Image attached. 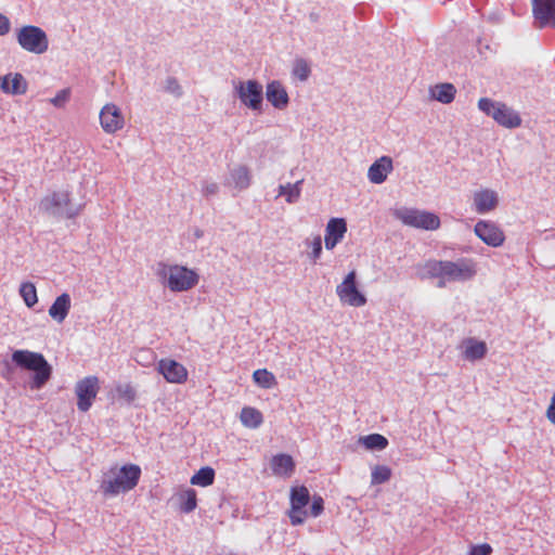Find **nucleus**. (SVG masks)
<instances>
[{"label": "nucleus", "mask_w": 555, "mask_h": 555, "mask_svg": "<svg viewBox=\"0 0 555 555\" xmlns=\"http://www.w3.org/2000/svg\"><path fill=\"white\" fill-rule=\"evenodd\" d=\"M422 268L423 278L438 279L439 287H444L447 282L470 280L476 274L475 262L466 258L456 261L430 259Z\"/></svg>", "instance_id": "1"}, {"label": "nucleus", "mask_w": 555, "mask_h": 555, "mask_svg": "<svg viewBox=\"0 0 555 555\" xmlns=\"http://www.w3.org/2000/svg\"><path fill=\"white\" fill-rule=\"evenodd\" d=\"M141 473L140 466L132 463L111 467L103 474L100 489L108 496L129 492L138 486Z\"/></svg>", "instance_id": "2"}, {"label": "nucleus", "mask_w": 555, "mask_h": 555, "mask_svg": "<svg viewBox=\"0 0 555 555\" xmlns=\"http://www.w3.org/2000/svg\"><path fill=\"white\" fill-rule=\"evenodd\" d=\"M13 363L25 371L34 372L29 380V388L31 390L41 389L52 375V367L39 352H34L27 349L15 350L12 353Z\"/></svg>", "instance_id": "3"}, {"label": "nucleus", "mask_w": 555, "mask_h": 555, "mask_svg": "<svg viewBox=\"0 0 555 555\" xmlns=\"http://www.w3.org/2000/svg\"><path fill=\"white\" fill-rule=\"evenodd\" d=\"M159 281L173 293L188 292L199 282V275L184 266L158 262L155 271Z\"/></svg>", "instance_id": "4"}, {"label": "nucleus", "mask_w": 555, "mask_h": 555, "mask_svg": "<svg viewBox=\"0 0 555 555\" xmlns=\"http://www.w3.org/2000/svg\"><path fill=\"white\" fill-rule=\"evenodd\" d=\"M478 107L505 128H517L521 124V118L518 113L504 103L494 102L488 98H481L478 101Z\"/></svg>", "instance_id": "5"}, {"label": "nucleus", "mask_w": 555, "mask_h": 555, "mask_svg": "<svg viewBox=\"0 0 555 555\" xmlns=\"http://www.w3.org/2000/svg\"><path fill=\"white\" fill-rule=\"evenodd\" d=\"M18 44L27 52L42 54L49 48V40L46 33L37 26L27 25L16 31Z\"/></svg>", "instance_id": "6"}, {"label": "nucleus", "mask_w": 555, "mask_h": 555, "mask_svg": "<svg viewBox=\"0 0 555 555\" xmlns=\"http://www.w3.org/2000/svg\"><path fill=\"white\" fill-rule=\"evenodd\" d=\"M310 499V492L306 486H294L291 488L287 516L293 526L302 525L308 518L307 505Z\"/></svg>", "instance_id": "7"}, {"label": "nucleus", "mask_w": 555, "mask_h": 555, "mask_svg": "<svg viewBox=\"0 0 555 555\" xmlns=\"http://www.w3.org/2000/svg\"><path fill=\"white\" fill-rule=\"evenodd\" d=\"M100 391V379L96 376H86L75 385L76 404L80 412H88Z\"/></svg>", "instance_id": "8"}, {"label": "nucleus", "mask_w": 555, "mask_h": 555, "mask_svg": "<svg viewBox=\"0 0 555 555\" xmlns=\"http://www.w3.org/2000/svg\"><path fill=\"white\" fill-rule=\"evenodd\" d=\"M397 217L406 225L423 229L437 230L440 219L437 215L417 209H403L397 212Z\"/></svg>", "instance_id": "9"}, {"label": "nucleus", "mask_w": 555, "mask_h": 555, "mask_svg": "<svg viewBox=\"0 0 555 555\" xmlns=\"http://www.w3.org/2000/svg\"><path fill=\"white\" fill-rule=\"evenodd\" d=\"M357 273L354 270L350 271L344 281L337 285L336 294L343 304L351 307H362L366 304L365 296L358 289Z\"/></svg>", "instance_id": "10"}, {"label": "nucleus", "mask_w": 555, "mask_h": 555, "mask_svg": "<svg viewBox=\"0 0 555 555\" xmlns=\"http://www.w3.org/2000/svg\"><path fill=\"white\" fill-rule=\"evenodd\" d=\"M241 102L253 111H260L262 105V86L256 80L240 81L235 87Z\"/></svg>", "instance_id": "11"}, {"label": "nucleus", "mask_w": 555, "mask_h": 555, "mask_svg": "<svg viewBox=\"0 0 555 555\" xmlns=\"http://www.w3.org/2000/svg\"><path fill=\"white\" fill-rule=\"evenodd\" d=\"M157 372L170 384H184L189 377L186 367L182 363L169 358L158 361Z\"/></svg>", "instance_id": "12"}, {"label": "nucleus", "mask_w": 555, "mask_h": 555, "mask_svg": "<svg viewBox=\"0 0 555 555\" xmlns=\"http://www.w3.org/2000/svg\"><path fill=\"white\" fill-rule=\"evenodd\" d=\"M532 12L539 28L555 27V0H532Z\"/></svg>", "instance_id": "13"}, {"label": "nucleus", "mask_w": 555, "mask_h": 555, "mask_svg": "<svg viewBox=\"0 0 555 555\" xmlns=\"http://www.w3.org/2000/svg\"><path fill=\"white\" fill-rule=\"evenodd\" d=\"M100 121L103 130L107 133H114L125 125L124 115L115 104H106L101 109Z\"/></svg>", "instance_id": "14"}, {"label": "nucleus", "mask_w": 555, "mask_h": 555, "mask_svg": "<svg viewBox=\"0 0 555 555\" xmlns=\"http://www.w3.org/2000/svg\"><path fill=\"white\" fill-rule=\"evenodd\" d=\"M474 231L475 234L487 245L498 247L504 243V233L494 223L479 221L476 223Z\"/></svg>", "instance_id": "15"}, {"label": "nucleus", "mask_w": 555, "mask_h": 555, "mask_svg": "<svg viewBox=\"0 0 555 555\" xmlns=\"http://www.w3.org/2000/svg\"><path fill=\"white\" fill-rule=\"evenodd\" d=\"M347 232V222L344 218H332L325 228V248L332 250L341 242Z\"/></svg>", "instance_id": "16"}, {"label": "nucleus", "mask_w": 555, "mask_h": 555, "mask_svg": "<svg viewBox=\"0 0 555 555\" xmlns=\"http://www.w3.org/2000/svg\"><path fill=\"white\" fill-rule=\"evenodd\" d=\"M28 83L20 73H10L0 77V89L7 94L22 95L26 93Z\"/></svg>", "instance_id": "17"}, {"label": "nucleus", "mask_w": 555, "mask_h": 555, "mask_svg": "<svg viewBox=\"0 0 555 555\" xmlns=\"http://www.w3.org/2000/svg\"><path fill=\"white\" fill-rule=\"evenodd\" d=\"M392 159L389 156H382L376 159L367 170V178L372 183H383L392 171Z\"/></svg>", "instance_id": "18"}, {"label": "nucleus", "mask_w": 555, "mask_h": 555, "mask_svg": "<svg viewBox=\"0 0 555 555\" xmlns=\"http://www.w3.org/2000/svg\"><path fill=\"white\" fill-rule=\"evenodd\" d=\"M267 100L278 109H284L289 102V98L284 86L276 80L267 85Z\"/></svg>", "instance_id": "19"}, {"label": "nucleus", "mask_w": 555, "mask_h": 555, "mask_svg": "<svg viewBox=\"0 0 555 555\" xmlns=\"http://www.w3.org/2000/svg\"><path fill=\"white\" fill-rule=\"evenodd\" d=\"M463 358L468 361L481 360L487 353V345L485 341L475 338H466L462 343Z\"/></svg>", "instance_id": "20"}, {"label": "nucleus", "mask_w": 555, "mask_h": 555, "mask_svg": "<svg viewBox=\"0 0 555 555\" xmlns=\"http://www.w3.org/2000/svg\"><path fill=\"white\" fill-rule=\"evenodd\" d=\"M474 204L478 214L493 210L498 205V195L492 190H481L474 194Z\"/></svg>", "instance_id": "21"}, {"label": "nucleus", "mask_w": 555, "mask_h": 555, "mask_svg": "<svg viewBox=\"0 0 555 555\" xmlns=\"http://www.w3.org/2000/svg\"><path fill=\"white\" fill-rule=\"evenodd\" d=\"M272 473L281 477H289L295 470V462L288 454H278L271 459Z\"/></svg>", "instance_id": "22"}, {"label": "nucleus", "mask_w": 555, "mask_h": 555, "mask_svg": "<svg viewBox=\"0 0 555 555\" xmlns=\"http://www.w3.org/2000/svg\"><path fill=\"white\" fill-rule=\"evenodd\" d=\"M177 500L180 511L185 514L193 512L197 506V494L192 488L181 490L177 494Z\"/></svg>", "instance_id": "23"}, {"label": "nucleus", "mask_w": 555, "mask_h": 555, "mask_svg": "<svg viewBox=\"0 0 555 555\" xmlns=\"http://www.w3.org/2000/svg\"><path fill=\"white\" fill-rule=\"evenodd\" d=\"M456 89L452 83L436 85L430 89L431 98L443 104L451 103L455 98Z\"/></svg>", "instance_id": "24"}, {"label": "nucleus", "mask_w": 555, "mask_h": 555, "mask_svg": "<svg viewBox=\"0 0 555 555\" xmlns=\"http://www.w3.org/2000/svg\"><path fill=\"white\" fill-rule=\"evenodd\" d=\"M240 420L245 427L255 429L262 424L263 416L256 408L244 406L241 411Z\"/></svg>", "instance_id": "25"}, {"label": "nucleus", "mask_w": 555, "mask_h": 555, "mask_svg": "<svg viewBox=\"0 0 555 555\" xmlns=\"http://www.w3.org/2000/svg\"><path fill=\"white\" fill-rule=\"evenodd\" d=\"M215 481V470L209 466L202 467L190 479L191 485L198 487L211 486Z\"/></svg>", "instance_id": "26"}, {"label": "nucleus", "mask_w": 555, "mask_h": 555, "mask_svg": "<svg viewBox=\"0 0 555 555\" xmlns=\"http://www.w3.org/2000/svg\"><path fill=\"white\" fill-rule=\"evenodd\" d=\"M68 203V195L66 193H53L41 202L42 208L48 212H55L62 206Z\"/></svg>", "instance_id": "27"}, {"label": "nucleus", "mask_w": 555, "mask_h": 555, "mask_svg": "<svg viewBox=\"0 0 555 555\" xmlns=\"http://www.w3.org/2000/svg\"><path fill=\"white\" fill-rule=\"evenodd\" d=\"M67 301H68V295L62 294L56 298V300L53 302V305L49 309L50 317L57 321L62 322L65 320L67 315Z\"/></svg>", "instance_id": "28"}, {"label": "nucleus", "mask_w": 555, "mask_h": 555, "mask_svg": "<svg viewBox=\"0 0 555 555\" xmlns=\"http://www.w3.org/2000/svg\"><path fill=\"white\" fill-rule=\"evenodd\" d=\"M367 450H384L388 446V440L380 434H370L359 439Z\"/></svg>", "instance_id": "29"}, {"label": "nucleus", "mask_w": 555, "mask_h": 555, "mask_svg": "<svg viewBox=\"0 0 555 555\" xmlns=\"http://www.w3.org/2000/svg\"><path fill=\"white\" fill-rule=\"evenodd\" d=\"M253 379L258 386L264 389H270L278 384L275 376L267 369L256 370L253 373Z\"/></svg>", "instance_id": "30"}, {"label": "nucleus", "mask_w": 555, "mask_h": 555, "mask_svg": "<svg viewBox=\"0 0 555 555\" xmlns=\"http://www.w3.org/2000/svg\"><path fill=\"white\" fill-rule=\"evenodd\" d=\"M235 188L240 190L247 189L250 184V173L246 166H238L231 173Z\"/></svg>", "instance_id": "31"}, {"label": "nucleus", "mask_w": 555, "mask_h": 555, "mask_svg": "<svg viewBox=\"0 0 555 555\" xmlns=\"http://www.w3.org/2000/svg\"><path fill=\"white\" fill-rule=\"evenodd\" d=\"M301 183L302 180H299L294 184L287 183L285 185H280L279 195L285 196L286 202L289 204L297 202L301 193Z\"/></svg>", "instance_id": "32"}, {"label": "nucleus", "mask_w": 555, "mask_h": 555, "mask_svg": "<svg viewBox=\"0 0 555 555\" xmlns=\"http://www.w3.org/2000/svg\"><path fill=\"white\" fill-rule=\"evenodd\" d=\"M20 294L25 305L29 308L35 306L38 301L36 287L30 282H25L21 284Z\"/></svg>", "instance_id": "33"}, {"label": "nucleus", "mask_w": 555, "mask_h": 555, "mask_svg": "<svg viewBox=\"0 0 555 555\" xmlns=\"http://www.w3.org/2000/svg\"><path fill=\"white\" fill-rule=\"evenodd\" d=\"M391 477V469L386 465H376L372 469L371 483L380 485L388 481Z\"/></svg>", "instance_id": "34"}, {"label": "nucleus", "mask_w": 555, "mask_h": 555, "mask_svg": "<svg viewBox=\"0 0 555 555\" xmlns=\"http://www.w3.org/2000/svg\"><path fill=\"white\" fill-rule=\"evenodd\" d=\"M310 72V67L305 60H296L293 68L294 76H296L299 80L304 81L309 77Z\"/></svg>", "instance_id": "35"}, {"label": "nucleus", "mask_w": 555, "mask_h": 555, "mask_svg": "<svg viewBox=\"0 0 555 555\" xmlns=\"http://www.w3.org/2000/svg\"><path fill=\"white\" fill-rule=\"evenodd\" d=\"M119 398L127 402H132L137 397L135 389L130 384L119 385L116 388Z\"/></svg>", "instance_id": "36"}, {"label": "nucleus", "mask_w": 555, "mask_h": 555, "mask_svg": "<svg viewBox=\"0 0 555 555\" xmlns=\"http://www.w3.org/2000/svg\"><path fill=\"white\" fill-rule=\"evenodd\" d=\"M324 511V500L321 495H313L310 506V515L319 517Z\"/></svg>", "instance_id": "37"}, {"label": "nucleus", "mask_w": 555, "mask_h": 555, "mask_svg": "<svg viewBox=\"0 0 555 555\" xmlns=\"http://www.w3.org/2000/svg\"><path fill=\"white\" fill-rule=\"evenodd\" d=\"M308 245L311 247V258L315 261L320 258L322 253V240L320 235H317L313 237V240L308 243Z\"/></svg>", "instance_id": "38"}, {"label": "nucleus", "mask_w": 555, "mask_h": 555, "mask_svg": "<svg viewBox=\"0 0 555 555\" xmlns=\"http://www.w3.org/2000/svg\"><path fill=\"white\" fill-rule=\"evenodd\" d=\"M492 546L488 543L473 545L469 550V555H491Z\"/></svg>", "instance_id": "39"}, {"label": "nucleus", "mask_w": 555, "mask_h": 555, "mask_svg": "<svg viewBox=\"0 0 555 555\" xmlns=\"http://www.w3.org/2000/svg\"><path fill=\"white\" fill-rule=\"evenodd\" d=\"M67 96H68V90L67 89H64L62 91H60L56 96L52 98L50 100V102L54 105V106H64L66 101H67Z\"/></svg>", "instance_id": "40"}, {"label": "nucleus", "mask_w": 555, "mask_h": 555, "mask_svg": "<svg viewBox=\"0 0 555 555\" xmlns=\"http://www.w3.org/2000/svg\"><path fill=\"white\" fill-rule=\"evenodd\" d=\"M166 90L170 93H173L176 95H180L182 92H181V87L180 85L178 83V81L175 79V78H169L166 82Z\"/></svg>", "instance_id": "41"}, {"label": "nucleus", "mask_w": 555, "mask_h": 555, "mask_svg": "<svg viewBox=\"0 0 555 555\" xmlns=\"http://www.w3.org/2000/svg\"><path fill=\"white\" fill-rule=\"evenodd\" d=\"M10 21L7 16L0 13V36H4L10 31Z\"/></svg>", "instance_id": "42"}, {"label": "nucleus", "mask_w": 555, "mask_h": 555, "mask_svg": "<svg viewBox=\"0 0 555 555\" xmlns=\"http://www.w3.org/2000/svg\"><path fill=\"white\" fill-rule=\"evenodd\" d=\"M547 420L555 425V393L551 398V403L546 410Z\"/></svg>", "instance_id": "43"}, {"label": "nucleus", "mask_w": 555, "mask_h": 555, "mask_svg": "<svg viewBox=\"0 0 555 555\" xmlns=\"http://www.w3.org/2000/svg\"><path fill=\"white\" fill-rule=\"evenodd\" d=\"M218 192V184L217 183H208L203 186V194L205 196L214 195Z\"/></svg>", "instance_id": "44"}, {"label": "nucleus", "mask_w": 555, "mask_h": 555, "mask_svg": "<svg viewBox=\"0 0 555 555\" xmlns=\"http://www.w3.org/2000/svg\"><path fill=\"white\" fill-rule=\"evenodd\" d=\"M2 376L5 378V379H9V374H5L3 373Z\"/></svg>", "instance_id": "45"}]
</instances>
